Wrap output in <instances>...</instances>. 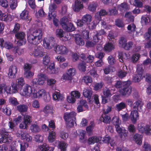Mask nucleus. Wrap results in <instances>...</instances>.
Wrapping results in <instances>:
<instances>
[{"instance_id":"obj_1","label":"nucleus","mask_w":151,"mask_h":151,"mask_svg":"<svg viewBox=\"0 0 151 151\" xmlns=\"http://www.w3.org/2000/svg\"><path fill=\"white\" fill-rule=\"evenodd\" d=\"M19 92L21 96L27 98L31 97L32 99H39L42 98L46 101H48L50 99L49 94L44 89H40L37 91L35 89L33 90L32 87L27 84L20 88Z\"/></svg>"},{"instance_id":"obj_2","label":"nucleus","mask_w":151,"mask_h":151,"mask_svg":"<svg viewBox=\"0 0 151 151\" xmlns=\"http://www.w3.org/2000/svg\"><path fill=\"white\" fill-rule=\"evenodd\" d=\"M37 78H35L32 80L31 83L33 85H43L45 83L47 80V84L50 86L52 89L55 88V84L56 81L55 79L50 78H47L46 75L44 73H40L37 75Z\"/></svg>"},{"instance_id":"obj_3","label":"nucleus","mask_w":151,"mask_h":151,"mask_svg":"<svg viewBox=\"0 0 151 151\" xmlns=\"http://www.w3.org/2000/svg\"><path fill=\"white\" fill-rule=\"evenodd\" d=\"M42 35L41 30H36L32 33L27 35L28 42L30 44L37 45L42 41Z\"/></svg>"},{"instance_id":"obj_4","label":"nucleus","mask_w":151,"mask_h":151,"mask_svg":"<svg viewBox=\"0 0 151 151\" xmlns=\"http://www.w3.org/2000/svg\"><path fill=\"white\" fill-rule=\"evenodd\" d=\"M112 122L115 126L116 130L120 137L122 139L125 138L127 135L128 132L124 127H120L121 121L119 119V117L114 116L112 119Z\"/></svg>"},{"instance_id":"obj_5","label":"nucleus","mask_w":151,"mask_h":151,"mask_svg":"<svg viewBox=\"0 0 151 151\" xmlns=\"http://www.w3.org/2000/svg\"><path fill=\"white\" fill-rule=\"evenodd\" d=\"M42 63L45 65L48 66L47 68V71L50 74H56L58 73V69L55 68V64L54 63H50V57L47 55H45L43 57Z\"/></svg>"},{"instance_id":"obj_6","label":"nucleus","mask_w":151,"mask_h":151,"mask_svg":"<svg viewBox=\"0 0 151 151\" xmlns=\"http://www.w3.org/2000/svg\"><path fill=\"white\" fill-rule=\"evenodd\" d=\"M76 113L74 112L65 113L64 118L67 126L72 127L73 126L74 123H76Z\"/></svg>"},{"instance_id":"obj_7","label":"nucleus","mask_w":151,"mask_h":151,"mask_svg":"<svg viewBox=\"0 0 151 151\" xmlns=\"http://www.w3.org/2000/svg\"><path fill=\"white\" fill-rule=\"evenodd\" d=\"M43 45L47 50H50L55 45L54 38L52 37H47L44 38L43 40Z\"/></svg>"},{"instance_id":"obj_8","label":"nucleus","mask_w":151,"mask_h":151,"mask_svg":"<svg viewBox=\"0 0 151 151\" xmlns=\"http://www.w3.org/2000/svg\"><path fill=\"white\" fill-rule=\"evenodd\" d=\"M25 36V34L22 32H17L15 34V36L17 39L16 43L17 45L21 46L26 43L27 41Z\"/></svg>"},{"instance_id":"obj_9","label":"nucleus","mask_w":151,"mask_h":151,"mask_svg":"<svg viewBox=\"0 0 151 151\" xmlns=\"http://www.w3.org/2000/svg\"><path fill=\"white\" fill-rule=\"evenodd\" d=\"M92 17L90 14H87L84 15L82 17L81 19H78L76 22V24L78 26L81 27L84 24H87L91 22L92 20Z\"/></svg>"},{"instance_id":"obj_10","label":"nucleus","mask_w":151,"mask_h":151,"mask_svg":"<svg viewBox=\"0 0 151 151\" xmlns=\"http://www.w3.org/2000/svg\"><path fill=\"white\" fill-rule=\"evenodd\" d=\"M130 83V81H127V84L119 90V92L121 95L126 96L130 95L132 92V88L129 86Z\"/></svg>"},{"instance_id":"obj_11","label":"nucleus","mask_w":151,"mask_h":151,"mask_svg":"<svg viewBox=\"0 0 151 151\" xmlns=\"http://www.w3.org/2000/svg\"><path fill=\"white\" fill-rule=\"evenodd\" d=\"M57 8V6L54 3H51L49 6V12L48 15V19L49 20L52 19V18L55 17H56V12L55 10Z\"/></svg>"},{"instance_id":"obj_12","label":"nucleus","mask_w":151,"mask_h":151,"mask_svg":"<svg viewBox=\"0 0 151 151\" xmlns=\"http://www.w3.org/2000/svg\"><path fill=\"white\" fill-rule=\"evenodd\" d=\"M16 134L17 136L20 137L21 139H25L28 142H30L32 140V137L26 131H18Z\"/></svg>"},{"instance_id":"obj_13","label":"nucleus","mask_w":151,"mask_h":151,"mask_svg":"<svg viewBox=\"0 0 151 151\" xmlns=\"http://www.w3.org/2000/svg\"><path fill=\"white\" fill-rule=\"evenodd\" d=\"M55 52L58 54L65 55L68 52V49L63 45H57L54 48Z\"/></svg>"},{"instance_id":"obj_14","label":"nucleus","mask_w":151,"mask_h":151,"mask_svg":"<svg viewBox=\"0 0 151 151\" xmlns=\"http://www.w3.org/2000/svg\"><path fill=\"white\" fill-rule=\"evenodd\" d=\"M12 138L7 132H5L0 133V143H5L11 140Z\"/></svg>"},{"instance_id":"obj_15","label":"nucleus","mask_w":151,"mask_h":151,"mask_svg":"<svg viewBox=\"0 0 151 151\" xmlns=\"http://www.w3.org/2000/svg\"><path fill=\"white\" fill-rule=\"evenodd\" d=\"M84 7L83 2L78 0H76L73 5V9L75 12H79Z\"/></svg>"},{"instance_id":"obj_16","label":"nucleus","mask_w":151,"mask_h":151,"mask_svg":"<svg viewBox=\"0 0 151 151\" xmlns=\"http://www.w3.org/2000/svg\"><path fill=\"white\" fill-rule=\"evenodd\" d=\"M130 117L132 122L134 123H135L139 118V114L137 110H133L131 111Z\"/></svg>"},{"instance_id":"obj_17","label":"nucleus","mask_w":151,"mask_h":151,"mask_svg":"<svg viewBox=\"0 0 151 151\" xmlns=\"http://www.w3.org/2000/svg\"><path fill=\"white\" fill-rule=\"evenodd\" d=\"M17 72V68L15 66H12L10 67L8 76L10 78H14L15 77V74Z\"/></svg>"},{"instance_id":"obj_18","label":"nucleus","mask_w":151,"mask_h":151,"mask_svg":"<svg viewBox=\"0 0 151 151\" xmlns=\"http://www.w3.org/2000/svg\"><path fill=\"white\" fill-rule=\"evenodd\" d=\"M53 99L56 101H62L64 99L63 95L59 92L55 91L52 95Z\"/></svg>"},{"instance_id":"obj_19","label":"nucleus","mask_w":151,"mask_h":151,"mask_svg":"<svg viewBox=\"0 0 151 151\" xmlns=\"http://www.w3.org/2000/svg\"><path fill=\"white\" fill-rule=\"evenodd\" d=\"M150 22H151V16L144 15L142 17L141 23L142 25H146Z\"/></svg>"},{"instance_id":"obj_20","label":"nucleus","mask_w":151,"mask_h":151,"mask_svg":"<svg viewBox=\"0 0 151 151\" xmlns=\"http://www.w3.org/2000/svg\"><path fill=\"white\" fill-rule=\"evenodd\" d=\"M101 137L96 136H93L89 137L88 139V143L89 144H94L95 143L101 140Z\"/></svg>"},{"instance_id":"obj_21","label":"nucleus","mask_w":151,"mask_h":151,"mask_svg":"<svg viewBox=\"0 0 151 151\" xmlns=\"http://www.w3.org/2000/svg\"><path fill=\"white\" fill-rule=\"evenodd\" d=\"M83 106L86 109L88 108L86 101L85 100H82L80 101V105L77 107V110L78 112H81L83 111Z\"/></svg>"},{"instance_id":"obj_22","label":"nucleus","mask_w":151,"mask_h":151,"mask_svg":"<svg viewBox=\"0 0 151 151\" xmlns=\"http://www.w3.org/2000/svg\"><path fill=\"white\" fill-rule=\"evenodd\" d=\"M105 143H110V145L113 147L115 145V143L114 140L113 138H111L109 136H106L103 138L102 140Z\"/></svg>"},{"instance_id":"obj_23","label":"nucleus","mask_w":151,"mask_h":151,"mask_svg":"<svg viewBox=\"0 0 151 151\" xmlns=\"http://www.w3.org/2000/svg\"><path fill=\"white\" fill-rule=\"evenodd\" d=\"M75 41L76 43L78 45L82 46L84 45V42L79 35L77 34L76 35L75 37Z\"/></svg>"},{"instance_id":"obj_24","label":"nucleus","mask_w":151,"mask_h":151,"mask_svg":"<svg viewBox=\"0 0 151 151\" xmlns=\"http://www.w3.org/2000/svg\"><path fill=\"white\" fill-rule=\"evenodd\" d=\"M129 57V54L125 52H121L119 53L118 57L119 61L122 62L124 61V59H127Z\"/></svg>"},{"instance_id":"obj_25","label":"nucleus","mask_w":151,"mask_h":151,"mask_svg":"<svg viewBox=\"0 0 151 151\" xmlns=\"http://www.w3.org/2000/svg\"><path fill=\"white\" fill-rule=\"evenodd\" d=\"M43 111L45 114H52L54 112L53 107L51 105H47L45 106L43 109Z\"/></svg>"},{"instance_id":"obj_26","label":"nucleus","mask_w":151,"mask_h":151,"mask_svg":"<svg viewBox=\"0 0 151 151\" xmlns=\"http://www.w3.org/2000/svg\"><path fill=\"white\" fill-rule=\"evenodd\" d=\"M43 53L42 49L39 47L35 50L33 54L35 57H40L43 55Z\"/></svg>"},{"instance_id":"obj_27","label":"nucleus","mask_w":151,"mask_h":151,"mask_svg":"<svg viewBox=\"0 0 151 151\" xmlns=\"http://www.w3.org/2000/svg\"><path fill=\"white\" fill-rule=\"evenodd\" d=\"M20 18L23 20H30L31 18L28 16V12L26 10H24L20 15Z\"/></svg>"},{"instance_id":"obj_28","label":"nucleus","mask_w":151,"mask_h":151,"mask_svg":"<svg viewBox=\"0 0 151 151\" xmlns=\"http://www.w3.org/2000/svg\"><path fill=\"white\" fill-rule=\"evenodd\" d=\"M143 105V103L140 101L135 102L133 104V110L136 109L137 111L140 110Z\"/></svg>"},{"instance_id":"obj_29","label":"nucleus","mask_w":151,"mask_h":151,"mask_svg":"<svg viewBox=\"0 0 151 151\" xmlns=\"http://www.w3.org/2000/svg\"><path fill=\"white\" fill-rule=\"evenodd\" d=\"M114 46L110 43L106 44L104 47V50L105 51L109 52L114 49Z\"/></svg>"},{"instance_id":"obj_30","label":"nucleus","mask_w":151,"mask_h":151,"mask_svg":"<svg viewBox=\"0 0 151 151\" xmlns=\"http://www.w3.org/2000/svg\"><path fill=\"white\" fill-rule=\"evenodd\" d=\"M83 93L85 97L88 98L91 97L92 93L91 88H84L83 91Z\"/></svg>"},{"instance_id":"obj_31","label":"nucleus","mask_w":151,"mask_h":151,"mask_svg":"<svg viewBox=\"0 0 151 151\" xmlns=\"http://www.w3.org/2000/svg\"><path fill=\"white\" fill-rule=\"evenodd\" d=\"M16 84L19 86H20L22 87L26 84L24 80L22 77H19L17 79Z\"/></svg>"},{"instance_id":"obj_32","label":"nucleus","mask_w":151,"mask_h":151,"mask_svg":"<svg viewBox=\"0 0 151 151\" xmlns=\"http://www.w3.org/2000/svg\"><path fill=\"white\" fill-rule=\"evenodd\" d=\"M142 137L141 135L136 134L134 136V139L137 144L140 145L142 143Z\"/></svg>"},{"instance_id":"obj_33","label":"nucleus","mask_w":151,"mask_h":151,"mask_svg":"<svg viewBox=\"0 0 151 151\" xmlns=\"http://www.w3.org/2000/svg\"><path fill=\"white\" fill-rule=\"evenodd\" d=\"M104 114L102 115V117L100 118L101 121L106 123H109L111 121V118L109 116Z\"/></svg>"},{"instance_id":"obj_34","label":"nucleus","mask_w":151,"mask_h":151,"mask_svg":"<svg viewBox=\"0 0 151 151\" xmlns=\"http://www.w3.org/2000/svg\"><path fill=\"white\" fill-rule=\"evenodd\" d=\"M18 111L21 112H25L27 111L28 106L25 104H21L18 105L17 107Z\"/></svg>"},{"instance_id":"obj_35","label":"nucleus","mask_w":151,"mask_h":151,"mask_svg":"<svg viewBox=\"0 0 151 151\" xmlns=\"http://www.w3.org/2000/svg\"><path fill=\"white\" fill-rule=\"evenodd\" d=\"M63 28L67 31H72L75 29L73 24L71 22H69L66 25H65Z\"/></svg>"},{"instance_id":"obj_36","label":"nucleus","mask_w":151,"mask_h":151,"mask_svg":"<svg viewBox=\"0 0 151 151\" xmlns=\"http://www.w3.org/2000/svg\"><path fill=\"white\" fill-rule=\"evenodd\" d=\"M117 7L118 9L121 12L125 11L128 8L127 5L125 3H122L120 5H119Z\"/></svg>"},{"instance_id":"obj_37","label":"nucleus","mask_w":151,"mask_h":151,"mask_svg":"<svg viewBox=\"0 0 151 151\" xmlns=\"http://www.w3.org/2000/svg\"><path fill=\"white\" fill-rule=\"evenodd\" d=\"M18 143L20 146V151H25V149L28 147V144L24 142L18 141Z\"/></svg>"},{"instance_id":"obj_38","label":"nucleus","mask_w":151,"mask_h":151,"mask_svg":"<svg viewBox=\"0 0 151 151\" xmlns=\"http://www.w3.org/2000/svg\"><path fill=\"white\" fill-rule=\"evenodd\" d=\"M55 133L54 132L52 131L49 133L48 138L49 142L52 143L55 141Z\"/></svg>"},{"instance_id":"obj_39","label":"nucleus","mask_w":151,"mask_h":151,"mask_svg":"<svg viewBox=\"0 0 151 151\" xmlns=\"http://www.w3.org/2000/svg\"><path fill=\"white\" fill-rule=\"evenodd\" d=\"M69 19H68L66 17H63L60 19V24L63 28L69 23Z\"/></svg>"},{"instance_id":"obj_40","label":"nucleus","mask_w":151,"mask_h":151,"mask_svg":"<svg viewBox=\"0 0 151 151\" xmlns=\"http://www.w3.org/2000/svg\"><path fill=\"white\" fill-rule=\"evenodd\" d=\"M97 6L98 4L96 3L93 2L89 5L88 9L89 11L94 12L96 10Z\"/></svg>"},{"instance_id":"obj_41","label":"nucleus","mask_w":151,"mask_h":151,"mask_svg":"<svg viewBox=\"0 0 151 151\" xmlns=\"http://www.w3.org/2000/svg\"><path fill=\"white\" fill-rule=\"evenodd\" d=\"M115 106L116 109L118 111H120L122 109L125 108H126V105L125 103L121 102L116 104Z\"/></svg>"},{"instance_id":"obj_42","label":"nucleus","mask_w":151,"mask_h":151,"mask_svg":"<svg viewBox=\"0 0 151 151\" xmlns=\"http://www.w3.org/2000/svg\"><path fill=\"white\" fill-rule=\"evenodd\" d=\"M78 67L80 71L84 72L86 70V63L84 62H82L78 64Z\"/></svg>"},{"instance_id":"obj_43","label":"nucleus","mask_w":151,"mask_h":151,"mask_svg":"<svg viewBox=\"0 0 151 151\" xmlns=\"http://www.w3.org/2000/svg\"><path fill=\"white\" fill-rule=\"evenodd\" d=\"M82 81L87 84L89 83H91L92 82V78L89 76H83V78Z\"/></svg>"},{"instance_id":"obj_44","label":"nucleus","mask_w":151,"mask_h":151,"mask_svg":"<svg viewBox=\"0 0 151 151\" xmlns=\"http://www.w3.org/2000/svg\"><path fill=\"white\" fill-rule=\"evenodd\" d=\"M10 8L12 10L15 9L17 6V3L16 0H10L9 1Z\"/></svg>"},{"instance_id":"obj_45","label":"nucleus","mask_w":151,"mask_h":151,"mask_svg":"<svg viewBox=\"0 0 151 151\" xmlns=\"http://www.w3.org/2000/svg\"><path fill=\"white\" fill-rule=\"evenodd\" d=\"M55 35L59 38H62L64 37V32L63 30L60 29H58L55 31Z\"/></svg>"},{"instance_id":"obj_46","label":"nucleus","mask_w":151,"mask_h":151,"mask_svg":"<svg viewBox=\"0 0 151 151\" xmlns=\"http://www.w3.org/2000/svg\"><path fill=\"white\" fill-rule=\"evenodd\" d=\"M58 145L62 151H65L68 145L64 142H61L59 143Z\"/></svg>"},{"instance_id":"obj_47","label":"nucleus","mask_w":151,"mask_h":151,"mask_svg":"<svg viewBox=\"0 0 151 151\" xmlns=\"http://www.w3.org/2000/svg\"><path fill=\"white\" fill-rule=\"evenodd\" d=\"M127 81L125 82H122L120 81H117L116 83L115 86L116 87L118 88H122L126 84H127Z\"/></svg>"},{"instance_id":"obj_48","label":"nucleus","mask_w":151,"mask_h":151,"mask_svg":"<svg viewBox=\"0 0 151 151\" xmlns=\"http://www.w3.org/2000/svg\"><path fill=\"white\" fill-rule=\"evenodd\" d=\"M66 72L68 73V75L72 78L73 76L76 74V70L74 68H70L68 69Z\"/></svg>"},{"instance_id":"obj_49","label":"nucleus","mask_w":151,"mask_h":151,"mask_svg":"<svg viewBox=\"0 0 151 151\" xmlns=\"http://www.w3.org/2000/svg\"><path fill=\"white\" fill-rule=\"evenodd\" d=\"M34 75V73L31 71L30 70L24 71V77L27 78H31Z\"/></svg>"},{"instance_id":"obj_50","label":"nucleus","mask_w":151,"mask_h":151,"mask_svg":"<svg viewBox=\"0 0 151 151\" xmlns=\"http://www.w3.org/2000/svg\"><path fill=\"white\" fill-rule=\"evenodd\" d=\"M46 15V13L42 9L39 10L36 13V16L38 18L44 17Z\"/></svg>"},{"instance_id":"obj_51","label":"nucleus","mask_w":151,"mask_h":151,"mask_svg":"<svg viewBox=\"0 0 151 151\" xmlns=\"http://www.w3.org/2000/svg\"><path fill=\"white\" fill-rule=\"evenodd\" d=\"M30 129L32 132H37L40 130V128L36 124H32L30 127Z\"/></svg>"},{"instance_id":"obj_52","label":"nucleus","mask_w":151,"mask_h":151,"mask_svg":"<svg viewBox=\"0 0 151 151\" xmlns=\"http://www.w3.org/2000/svg\"><path fill=\"white\" fill-rule=\"evenodd\" d=\"M125 17L130 22H132L134 21V17L132 15L131 13L130 12H126L125 15Z\"/></svg>"},{"instance_id":"obj_53","label":"nucleus","mask_w":151,"mask_h":151,"mask_svg":"<svg viewBox=\"0 0 151 151\" xmlns=\"http://www.w3.org/2000/svg\"><path fill=\"white\" fill-rule=\"evenodd\" d=\"M141 76V74L139 73L134 75L132 81L134 82H139L140 81Z\"/></svg>"},{"instance_id":"obj_54","label":"nucleus","mask_w":151,"mask_h":151,"mask_svg":"<svg viewBox=\"0 0 151 151\" xmlns=\"http://www.w3.org/2000/svg\"><path fill=\"white\" fill-rule=\"evenodd\" d=\"M137 129L140 133H144L145 129V125L143 124H139L138 125Z\"/></svg>"},{"instance_id":"obj_55","label":"nucleus","mask_w":151,"mask_h":151,"mask_svg":"<svg viewBox=\"0 0 151 151\" xmlns=\"http://www.w3.org/2000/svg\"><path fill=\"white\" fill-rule=\"evenodd\" d=\"M103 94L104 96L107 98L110 97L112 95L110 90L108 88H106L104 90Z\"/></svg>"},{"instance_id":"obj_56","label":"nucleus","mask_w":151,"mask_h":151,"mask_svg":"<svg viewBox=\"0 0 151 151\" xmlns=\"http://www.w3.org/2000/svg\"><path fill=\"white\" fill-rule=\"evenodd\" d=\"M11 86L12 87L11 90L12 94L15 93L17 91V84L14 82H12L11 83Z\"/></svg>"},{"instance_id":"obj_57","label":"nucleus","mask_w":151,"mask_h":151,"mask_svg":"<svg viewBox=\"0 0 151 151\" xmlns=\"http://www.w3.org/2000/svg\"><path fill=\"white\" fill-rule=\"evenodd\" d=\"M14 17L12 15L10 14H6L5 16L4 17V20L3 21L6 22H10L12 21Z\"/></svg>"},{"instance_id":"obj_58","label":"nucleus","mask_w":151,"mask_h":151,"mask_svg":"<svg viewBox=\"0 0 151 151\" xmlns=\"http://www.w3.org/2000/svg\"><path fill=\"white\" fill-rule=\"evenodd\" d=\"M71 95L72 96L75 98V99H78L81 96V93L78 91H75L71 92Z\"/></svg>"},{"instance_id":"obj_59","label":"nucleus","mask_w":151,"mask_h":151,"mask_svg":"<svg viewBox=\"0 0 151 151\" xmlns=\"http://www.w3.org/2000/svg\"><path fill=\"white\" fill-rule=\"evenodd\" d=\"M97 24V23L96 21L93 20L92 22H90L87 25H88L89 29H93L95 28Z\"/></svg>"},{"instance_id":"obj_60","label":"nucleus","mask_w":151,"mask_h":151,"mask_svg":"<svg viewBox=\"0 0 151 151\" xmlns=\"http://www.w3.org/2000/svg\"><path fill=\"white\" fill-rule=\"evenodd\" d=\"M39 148L42 151H47L48 150L49 146L47 144L45 143L42 145H40Z\"/></svg>"},{"instance_id":"obj_61","label":"nucleus","mask_w":151,"mask_h":151,"mask_svg":"<svg viewBox=\"0 0 151 151\" xmlns=\"http://www.w3.org/2000/svg\"><path fill=\"white\" fill-rule=\"evenodd\" d=\"M101 37L98 35V34H96L93 37V41L96 44L97 43L101 41Z\"/></svg>"},{"instance_id":"obj_62","label":"nucleus","mask_w":151,"mask_h":151,"mask_svg":"<svg viewBox=\"0 0 151 151\" xmlns=\"http://www.w3.org/2000/svg\"><path fill=\"white\" fill-rule=\"evenodd\" d=\"M127 41L126 39L124 37H122L119 40V43L120 46L124 48Z\"/></svg>"},{"instance_id":"obj_63","label":"nucleus","mask_w":151,"mask_h":151,"mask_svg":"<svg viewBox=\"0 0 151 151\" xmlns=\"http://www.w3.org/2000/svg\"><path fill=\"white\" fill-rule=\"evenodd\" d=\"M23 120L27 124H29L32 122L31 117L30 116L26 115L24 116Z\"/></svg>"},{"instance_id":"obj_64","label":"nucleus","mask_w":151,"mask_h":151,"mask_svg":"<svg viewBox=\"0 0 151 151\" xmlns=\"http://www.w3.org/2000/svg\"><path fill=\"white\" fill-rule=\"evenodd\" d=\"M146 134L150 135L151 134V126L148 125H145V129L144 132Z\"/></svg>"}]
</instances>
